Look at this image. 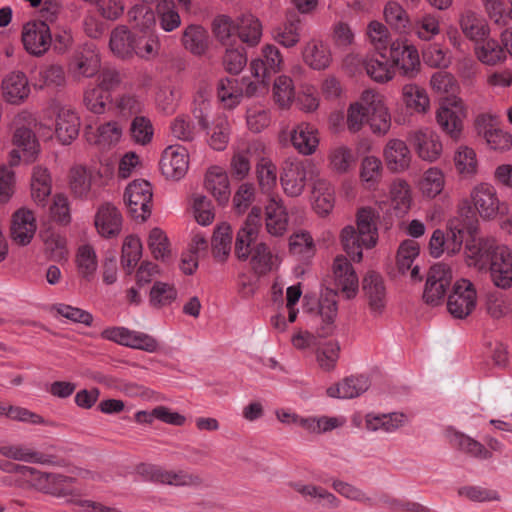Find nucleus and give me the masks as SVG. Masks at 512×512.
I'll list each match as a JSON object with an SVG mask.
<instances>
[{
    "label": "nucleus",
    "instance_id": "nucleus-62",
    "mask_svg": "<svg viewBox=\"0 0 512 512\" xmlns=\"http://www.w3.org/2000/svg\"><path fill=\"white\" fill-rule=\"evenodd\" d=\"M148 247L157 260L165 261L170 255L169 240L160 228H153L148 237Z\"/></svg>",
    "mask_w": 512,
    "mask_h": 512
},
{
    "label": "nucleus",
    "instance_id": "nucleus-12",
    "mask_svg": "<svg viewBox=\"0 0 512 512\" xmlns=\"http://www.w3.org/2000/svg\"><path fill=\"white\" fill-rule=\"evenodd\" d=\"M258 85L247 78L238 81L235 78L222 79L218 84V97L224 106L232 108L237 105L242 96H253L260 92Z\"/></svg>",
    "mask_w": 512,
    "mask_h": 512
},
{
    "label": "nucleus",
    "instance_id": "nucleus-59",
    "mask_svg": "<svg viewBox=\"0 0 512 512\" xmlns=\"http://www.w3.org/2000/svg\"><path fill=\"white\" fill-rule=\"evenodd\" d=\"M177 297V290L171 284L157 281L150 290V304L160 308L171 304Z\"/></svg>",
    "mask_w": 512,
    "mask_h": 512
},
{
    "label": "nucleus",
    "instance_id": "nucleus-8",
    "mask_svg": "<svg viewBox=\"0 0 512 512\" xmlns=\"http://www.w3.org/2000/svg\"><path fill=\"white\" fill-rule=\"evenodd\" d=\"M282 64L283 57L276 46L266 44L262 47L260 57L252 60L250 64L251 72L256 79L254 82L261 91L266 90V79L269 75L278 72Z\"/></svg>",
    "mask_w": 512,
    "mask_h": 512
},
{
    "label": "nucleus",
    "instance_id": "nucleus-14",
    "mask_svg": "<svg viewBox=\"0 0 512 512\" xmlns=\"http://www.w3.org/2000/svg\"><path fill=\"white\" fill-rule=\"evenodd\" d=\"M160 170L166 179L178 181L188 171L189 160L186 148L170 145L162 153Z\"/></svg>",
    "mask_w": 512,
    "mask_h": 512
},
{
    "label": "nucleus",
    "instance_id": "nucleus-45",
    "mask_svg": "<svg viewBox=\"0 0 512 512\" xmlns=\"http://www.w3.org/2000/svg\"><path fill=\"white\" fill-rule=\"evenodd\" d=\"M475 52L478 59L488 65H495L505 58L504 49L493 39L476 42Z\"/></svg>",
    "mask_w": 512,
    "mask_h": 512
},
{
    "label": "nucleus",
    "instance_id": "nucleus-7",
    "mask_svg": "<svg viewBox=\"0 0 512 512\" xmlns=\"http://www.w3.org/2000/svg\"><path fill=\"white\" fill-rule=\"evenodd\" d=\"M452 282V270L445 263H436L430 267L423 292L427 304L438 305L445 297Z\"/></svg>",
    "mask_w": 512,
    "mask_h": 512
},
{
    "label": "nucleus",
    "instance_id": "nucleus-54",
    "mask_svg": "<svg viewBox=\"0 0 512 512\" xmlns=\"http://www.w3.org/2000/svg\"><path fill=\"white\" fill-rule=\"evenodd\" d=\"M76 262L81 276L90 280L97 269V257L93 247L90 245L81 246L77 252Z\"/></svg>",
    "mask_w": 512,
    "mask_h": 512
},
{
    "label": "nucleus",
    "instance_id": "nucleus-57",
    "mask_svg": "<svg viewBox=\"0 0 512 512\" xmlns=\"http://www.w3.org/2000/svg\"><path fill=\"white\" fill-rule=\"evenodd\" d=\"M276 166L266 159H262L256 167L258 184L263 193L270 194L277 183Z\"/></svg>",
    "mask_w": 512,
    "mask_h": 512
},
{
    "label": "nucleus",
    "instance_id": "nucleus-43",
    "mask_svg": "<svg viewBox=\"0 0 512 512\" xmlns=\"http://www.w3.org/2000/svg\"><path fill=\"white\" fill-rule=\"evenodd\" d=\"M357 103L361 104L362 107L369 108V111L379 118L384 127H390V115L377 92L371 89L364 90Z\"/></svg>",
    "mask_w": 512,
    "mask_h": 512
},
{
    "label": "nucleus",
    "instance_id": "nucleus-1",
    "mask_svg": "<svg viewBox=\"0 0 512 512\" xmlns=\"http://www.w3.org/2000/svg\"><path fill=\"white\" fill-rule=\"evenodd\" d=\"M380 214L372 207H361L356 213V227L348 225L341 231V242L345 252L353 261L360 262L363 248L371 249L378 242Z\"/></svg>",
    "mask_w": 512,
    "mask_h": 512
},
{
    "label": "nucleus",
    "instance_id": "nucleus-4",
    "mask_svg": "<svg viewBox=\"0 0 512 512\" xmlns=\"http://www.w3.org/2000/svg\"><path fill=\"white\" fill-rule=\"evenodd\" d=\"M477 293L473 283L467 279L458 280L448 296L447 309L457 319L469 316L476 307Z\"/></svg>",
    "mask_w": 512,
    "mask_h": 512
},
{
    "label": "nucleus",
    "instance_id": "nucleus-38",
    "mask_svg": "<svg viewBox=\"0 0 512 512\" xmlns=\"http://www.w3.org/2000/svg\"><path fill=\"white\" fill-rule=\"evenodd\" d=\"M346 124L348 128H361L368 125L369 128H382L383 123L379 118L369 111V108L362 107L359 103H352L347 110Z\"/></svg>",
    "mask_w": 512,
    "mask_h": 512
},
{
    "label": "nucleus",
    "instance_id": "nucleus-49",
    "mask_svg": "<svg viewBox=\"0 0 512 512\" xmlns=\"http://www.w3.org/2000/svg\"><path fill=\"white\" fill-rule=\"evenodd\" d=\"M316 132L317 130H291V143L299 153L311 155L319 144Z\"/></svg>",
    "mask_w": 512,
    "mask_h": 512
},
{
    "label": "nucleus",
    "instance_id": "nucleus-22",
    "mask_svg": "<svg viewBox=\"0 0 512 512\" xmlns=\"http://www.w3.org/2000/svg\"><path fill=\"white\" fill-rule=\"evenodd\" d=\"M413 142L418 156L427 162L437 161L443 151L440 136L434 130H417Z\"/></svg>",
    "mask_w": 512,
    "mask_h": 512
},
{
    "label": "nucleus",
    "instance_id": "nucleus-55",
    "mask_svg": "<svg viewBox=\"0 0 512 512\" xmlns=\"http://www.w3.org/2000/svg\"><path fill=\"white\" fill-rule=\"evenodd\" d=\"M160 27L167 32L173 31L181 24V19L172 1L162 0L157 5Z\"/></svg>",
    "mask_w": 512,
    "mask_h": 512
},
{
    "label": "nucleus",
    "instance_id": "nucleus-23",
    "mask_svg": "<svg viewBox=\"0 0 512 512\" xmlns=\"http://www.w3.org/2000/svg\"><path fill=\"white\" fill-rule=\"evenodd\" d=\"M36 219L31 210L21 208L12 216L11 237L17 244L28 245L36 232Z\"/></svg>",
    "mask_w": 512,
    "mask_h": 512
},
{
    "label": "nucleus",
    "instance_id": "nucleus-51",
    "mask_svg": "<svg viewBox=\"0 0 512 512\" xmlns=\"http://www.w3.org/2000/svg\"><path fill=\"white\" fill-rule=\"evenodd\" d=\"M249 256H251L250 265L255 274L265 275L271 270L272 254L265 243L260 242L253 249L251 248Z\"/></svg>",
    "mask_w": 512,
    "mask_h": 512
},
{
    "label": "nucleus",
    "instance_id": "nucleus-37",
    "mask_svg": "<svg viewBox=\"0 0 512 512\" xmlns=\"http://www.w3.org/2000/svg\"><path fill=\"white\" fill-rule=\"evenodd\" d=\"M381 59H368L364 61L366 73L377 82H387L391 80L395 73V68L390 62L387 52H379Z\"/></svg>",
    "mask_w": 512,
    "mask_h": 512
},
{
    "label": "nucleus",
    "instance_id": "nucleus-44",
    "mask_svg": "<svg viewBox=\"0 0 512 512\" xmlns=\"http://www.w3.org/2000/svg\"><path fill=\"white\" fill-rule=\"evenodd\" d=\"M141 256L142 243L140 239L134 235L127 236L122 246L121 264L128 274L132 272Z\"/></svg>",
    "mask_w": 512,
    "mask_h": 512
},
{
    "label": "nucleus",
    "instance_id": "nucleus-42",
    "mask_svg": "<svg viewBox=\"0 0 512 512\" xmlns=\"http://www.w3.org/2000/svg\"><path fill=\"white\" fill-rule=\"evenodd\" d=\"M182 43L191 53L201 55L208 47V34L201 26L190 25L183 33Z\"/></svg>",
    "mask_w": 512,
    "mask_h": 512
},
{
    "label": "nucleus",
    "instance_id": "nucleus-10",
    "mask_svg": "<svg viewBox=\"0 0 512 512\" xmlns=\"http://www.w3.org/2000/svg\"><path fill=\"white\" fill-rule=\"evenodd\" d=\"M388 58L394 68L407 77H414L420 68V58L417 49L402 40L391 42Z\"/></svg>",
    "mask_w": 512,
    "mask_h": 512
},
{
    "label": "nucleus",
    "instance_id": "nucleus-6",
    "mask_svg": "<svg viewBox=\"0 0 512 512\" xmlns=\"http://www.w3.org/2000/svg\"><path fill=\"white\" fill-rule=\"evenodd\" d=\"M337 312V293L333 290H327L319 299L317 311L312 312L311 321L316 336L325 338L334 333Z\"/></svg>",
    "mask_w": 512,
    "mask_h": 512
},
{
    "label": "nucleus",
    "instance_id": "nucleus-19",
    "mask_svg": "<svg viewBox=\"0 0 512 512\" xmlns=\"http://www.w3.org/2000/svg\"><path fill=\"white\" fill-rule=\"evenodd\" d=\"M116 108L121 117L132 118L130 128H153V123L145 112L142 101L131 94H124L116 100Z\"/></svg>",
    "mask_w": 512,
    "mask_h": 512
},
{
    "label": "nucleus",
    "instance_id": "nucleus-31",
    "mask_svg": "<svg viewBox=\"0 0 512 512\" xmlns=\"http://www.w3.org/2000/svg\"><path fill=\"white\" fill-rule=\"evenodd\" d=\"M0 454L6 458L16 461H24L28 463L39 464H52L54 457L36 450H33L25 445H3L0 446Z\"/></svg>",
    "mask_w": 512,
    "mask_h": 512
},
{
    "label": "nucleus",
    "instance_id": "nucleus-33",
    "mask_svg": "<svg viewBox=\"0 0 512 512\" xmlns=\"http://www.w3.org/2000/svg\"><path fill=\"white\" fill-rule=\"evenodd\" d=\"M206 189L215 197L220 205L228 202L230 197L229 179L221 168L212 167L205 177Z\"/></svg>",
    "mask_w": 512,
    "mask_h": 512
},
{
    "label": "nucleus",
    "instance_id": "nucleus-64",
    "mask_svg": "<svg viewBox=\"0 0 512 512\" xmlns=\"http://www.w3.org/2000/svg\"><path fill=\"white\" fill-rule=\"evenodd\" d=\"M431 87L439 94H446L447 96H455L458 91V83L452 74L446 71H438L431 77Z\"/></svg>",
    "mask_w": 512,
    "mask_h": 512
},
{
    "label": "nucleus",
    "instance_id": "nucleus-63",
    "mask_svg": "<svg viewBox=\"0 0 512 512\" xmlns=\"http://www.w3.org/2000/svg\"><path fill=\"white\" fill-rule=\"evenodd\" d=\"M403 98L406 105L419 112H423L429 106V98L424 89L414 84L403 87Z\"/></svg>",
    "mask_w": 512,
    "mask_h": 512
},
{
    "label": "nucleus",
    "instance_id": "nucleus-29",
    "mask_svg": "<svg viewBox=\"0 0 512 512\" xmlns=\"http://www.w3.org/2000/svg\"><path fill=\"white\" fill-rule=\"evenodd\" d=\"M301 20L295 13L289 14L282 24L272 30V38L285 48H292L301 38Z\"/></svg>",
    "mask_w": 512,
    "mask_h": 512
},
{
    "label": "nucleus",
    "instance_id": "nucleus-52",
    "mask_svg": "<svg viewBox=\"0 0 512 512\" xmlns=\"http://www.w3.org/2000/svg\"><path fill=\"white\" fill-rule=\"evenodd\" d=\"M225 48L223 65L229 73L238 74L247 63L245 49L240 42L233 44V46H225Z\"/></svg>",
    "mask_w": 512,
    "mask_h": 512
},
{
    "label": "nucleus",
    "instance_id": "nucleus-15",
    "mask_svg": "<svg viewBox=\"0 0 512 512\" xmlns=\"http://www.w3.org/2000/svg\"><path fill=\"white\" fill-rule=\"evenodd\" d=\"M25 49L35 56L43 55L51 46L50 29L44 22L27 23L22 32Z\"/></svg>",
    "mask_w": 512,
    "mask_h": 512
},
{
    "label": "nucleus",
    "instance_id": "nucleus-26",
    "mask_svg": "<svg viewBox=\"0 0 512 512\" xmlns=\"http://www.w3.org/2000/svg\"><path fill=\"white\" fill-rule=\"evenodd\" d=\"M478 226L479 220L476 211H474L470 202L465 200L459 206L458 215L449 220L447 228L463 236L467 234L469 238H472L477 234Z\"/></svg>",
    "mask_w": 512,
    "mask_h": 512
},
{
    "label": "nucleus",
    "instance_id": "nucleus-25",
    "mask_svg": "<svg viewBox=\"0 0 512 512\" xmlns=\"http://www.w3.org/2000/svg\"><path fill=\"white\" fill-rule=\"evenodd\" d=\"M335 285L348 299L353 298L358 290V277L351 263L343 256L335 258L333 263Z\"/></svg>",
    "mask_w": 512,
    "mask_h": 512
},
{
    "label": "nucleus",
    "instance_id": "nucleus-36",
    "mask_svg": "<svg viewBox=\"0 0 512 512\" xmlns=\"http://www.w3.org/2000/svg\"><path fill=\"white\" fill-rule=\"evenodd\" d=\"M137 34L132 33L126 27L120 26L111 32L110 49L120 58H130L133 56V48Z\"/></svg>",
    "mask_w": 512,
    "mask_h": 512
},
{
    "label": "nucleus",
    "instance_id": "nucleus-56",
    "mask_svg": "<svg viewBox=\"0 0 512 512\" xmlns=\"http://www.w3.org/2000/svg\"><path fill=\"white\" fill-rule=\"evenodd\" d=\"M386 22L396 31L404 33L409 26V18L406 11L397 3L390 1L384 9Z\"/></svg>",
    "mask_w": 512,
    "mask_h": 512
},
{
    "label": "nucleus",
    "instance_id": "nucleus-18",
    "mask_svg": "<svg viewBox=\"0 0 512 512\" xmlns=\"http://www.w3.org/2000/svg\"><path fill=\"white\" fill-rule=\"evenodd\" d=\"M122 221V215L119 210L111 203L106 202L98 208L94 218V225L101 237L110 239L120 234Z\"/></svg>",
    "mask_w": 512,
    "mask_h": 512
},
{
    "label": "nucleus",
    "instance_id": "nucleus-13",
    "mask_svg": "<svg viewBox=\"0 0 512 512\" xmlns=\"http://www.w3.org/2000/svg\"><path fill=\"white\" fill-rule=\"evenodd\" d=\"M497 288L508 290L512 287V250L501 245L486 269Z\"/></svg>",
    "mask_w": 512,
    "mask_h": 512
},
{
    "label": "nucleus",
    "instance_id": "nucleus-39",
    "mask_svg": "<svg viewBox=\"0 0 512 512\" xmlns=\"http://www.w3.org/2000/svg\"><path fill=\"white\" fill-rule=\"evenodd\" d=\"M419 39L429 41L440 33V16L436 13H424L417 16L411 26Z\"/></svg>",
    "mask_w": 512,
    "mask_h": 512
},
{
    "label": "nucleus",
    "instance_id": "nucleus-9",
    "mask_svg": "<svg viewBox=\"0 0 512 512\" xmlns=\"http://www.w3.org/2000/svg\"><path fill=\"white\" fill-rule=\"evenodd\" d=\"M99 69L100 55L93 43H86L75 51L68 64V73L76 80L93 77Z\"/></svg>",
    "mask_w": 512,
    "mask_h": 512
},
{
    "label": "nucleus",
    "instance_id": "nucleus-30",
    "mask_svg": "<svg viewBox=\"0 0 512 512\" xmlns=\"http://www.w3.org/2000/svg\"><path fill=\"white\" fill-rule=\"evenodd\" d=\"M265 211L267 232L273 236H282L287 230L288 215L281 199L271 197Z\"/></svg>",
    "mask_w": 512,
    "mask_h": 512
},
{
    "label": "nucleus",
    "instance_id": "nucleus-40",
    "mask_svg": "<svg viewBox=\"0 0 512 512\" xmlns=\"http://www.w3.org/2000/svg\"><path fill=\"white\" fill-rule=\"evenodd\" d=\"M231 243V227L226 223H222L215 229L211 241L212 253L217 261H226L231 251Z\"/></svg>",
    "mask_w": 512,
    "mask_h": 512
},
{
    "label": "nucleus",
    "instance_id": "nucleus-60",
    "mask_svg": "<svg viewBox=\"0 0 512 512\" xmlns=\"http://www.w3.org/2000/svg\"><path fill=\"white\" fill-rule=\"evenodd\" d=\"M328 160L330 168L339 174L348 172L355 161L352 151L344 146L332 149L329 153Z\"/></svg>",
    "mask_w": 512,
    "mask_h": 512
},
{
    "label": "nucleus",
    "instance_id": "nucleus-48",
    "mask_svg": "<svg viewBox=\"0 0 512 512\" xmlns=\"http://www.w3.org/2000/svg\"><path fill=\"white\" fill-rule=\"evenodd\" d=\"M213 32L215 37L223 46H233L238 41L236 23L225 15L218 16L213 22Z\"/></svg>",
    "mask_w": 512,
    "mask_h": 512
},
{
    "label": "nucleus",
    "instance_id": "nucleus-28",
    "mask_svg": "<svg viewBox=\"0 0 512 512\" xmlns=\"http://www.w3.org/2000/svg\"><path fill=\"white\" fill-rule=\"evenodd\" d=\"M302 58L314 70H324L332 61L330 48L323 41L309 40L303 47Z\"/></svg>",
    "mask_w": 512,
    "mask_h": 512
},
{
    "label": "nucleus",
    "instance_id": "nucleus-24",
    "mask_svg": "<svg viewBox=\"0 0 512 512\" xmlns=\"http://www.w3.org/2000/svg\"><path fill=\"white\" fill-rule=\"evenodd\" d=\"M362 289L370 310L381 314L386 305V288L382 276L374 271L368 272L363 278Z\"/></svg>",
    "mask_w": 512,
    "mask_h": 512
},
{
    "label": "nucleus",
    "instance_id": "nucleus-46",
    "mask_svg": "<svg viewBox=\"0 0 512 512\" xmlns=\"http://www.w3.org/2000/svg\"><path fill=\"white\" fill-rule=\"evenodd\" d=\"M134 41L133 55L145 60L153 59L158 55L160 43L156 35L143 32L137 34Z\"/></svg>",
    "mask_w": 512,
    "mask_h": 512
},
{
    "label": "nucleus",
    "instance_id": "nucleus-20",
    "mask_svg": "<svg viewBox=\"0 0 512 512\" xmlns=\"http://www.w3.org/2000/svg\"><path fill=\"white\" fill-rule=\"evenodd\" d=\"M13 141L18 149H13L9 153L8 164L10 167L19 165L21 160L20 151L26 163L35 161L39 153V143L36 140L33 130H16Z\"/></svg>",
    "mask_w": 512,
    "mask_h": 512
},
{
    "label": "nucleus",
    "instance_id": "nucleus-41",
    "mask_svg": "<svg viewBox=\"0 0 512 512\" xmlns=\"http://www.w3.org/2000/svg\"><path fill=\"white\" fill-rule=\"evenodd\" d=\"M92 172L84 166L72 167L69 173V186L74 197L87 199L91 189Z\"/></svg>",
    "mask_w": 512,
    "mask_h": 512
},
{
    "label": "nucleus",
    "instance_id": "nucleus-35",
    "mask_svg": "<svg viewBox=\"0 0 512 512\" xmlns=\"http://www.w3.org/2000/svg\"><path fill=\"white\" fill-rule=\"evenodd\" d=\"M460 27L463 34L472 41L484 40L489 34L486 21L473 11H465L460 17Z\"/></svg>",
    "mask_w": 512,
    "mask_h": 512
},
{
    "label": "nucleus",
    "instance_id": "nucleus-53",
    "mask_svg": "<svg viewBox=\"0 0 512 512\" xmlns=\"http://www.w3.org/2000/svg\"><path fill=\"white\" fill-rule=\"evenodd\" d=\"M444 184L443 172L436 167H432L425 172L420 182V189L425 196L434 198L442 192Z\"/></svg>",
    "mask_w": 512,
    "mask_h": 512
},
{
    "label": "nucleus",
    "instance_id": "nucleus-3",
    "mask_svg": "<svg viewBox=\"0 0 512 512\" xmlns=\"http://www.w3.org/2000/svg\"><path fill=\"white\" fill-rule=\"evenodd\" d=\"M501 245L494 237H477L475 235L466 239L464 246L466 264L479 271L487 269Z\"/></svg>",
    "mask_w": 512,
    "mask_h": 512
},
{
    "label": "nucleus",
    "instance_id": "nucleus-34",
    "mask_svg": "<svg viewBox=\"0 0 512 512\" xmlns=\"http://www.w3.org/2000/svg\"><path fill=\"white\" fill-rule=\"evenodd\" d=\"M449 442L452 447L466 453L471 457L478 459H490L492 453L477 440L465 435L461 432L452 431L448 434Z\"/></svg>",
    "mask_w": 512,
    "mask_h": 512
},
{
    "label": "nucleus",
    "instance_id": "nucleus-32",
    "mask_svg": "<svg viewBox=\"0 0 512 512\" xmlns=\"http://www.w3.org/2000/svg\"><path fill=\"white\" fill-rule=\"evenodd\" d=\"M236 30L238 41L248 46H256L262 36V24L252 14H244L237 18Z\"/></svg>",
    "mask_w": 512,
    "mask_h": 512
},
{
    "label": "nucleus",
    "instance_id": "nucleus-27",
    "mask_svg": "<svg viewBox=\"0 0 512 512\" xmlns=\"http://www.w3.org/2000/svg\"><path fill=\"white\" fill-rule=\"evenodd\" d=\"M4 99L11 104L23 102L30 94V86L26 75L22 72H12L2 81Z\"/></svg>",
    "mask_w": 512,
    "mask_h": 512
},
{
    "label": "nucleus",
    "instance_id": "nucleus-21",
    "mask_svg": "<svg viewBox=\"0 0 512 512\" xmlns=\"http://www.w3.org/2000/svg\"><path fill=\"white\" fill-rule=\"evenodd\" d=\"M383 157L387 168L394 173H402L409 169L412 153L403 140L391 139L385 145Z\"/></svg>",
    "mask_w": 512,
    "mask_h": 512
},
{
    "label": "nucleus",
    "instance_id": "nucleus-61",
    "mask_svg": "<svg viewBox=\"0 0 512 512\" xmlns=\"http://www.w3.org/2000/svg\"><path fill=\"white\" fill-rule=\"evenodd\" d=\"M294 86L292 79L288 76H279L276 78L273 86V97L275 102L281 107H288L294 99Z\"/></svg>",
    "mask_w": 512,
    "mask_h": 512
},
{
    "label": "nucleus",
    "instance_id": "nucleus-5",
    "mask_svg": "<svg viewBox=\"0 0 512 512\" xmlns=\"http://www.w3.org/2000/svg\"><path fill=\"white\" fill-rule=\"evenodd\" d=\"M312 167L309 160L287 158L282 164L280 182L286 195L298 197L304 191L308 169Z\"/></svg>",
    "mask_w": 512,
    "mask_h": 512
},
{
    "label": "nucleus",
    "instance_id": "nucleus-2",
    "mask_svg": "<svg viewBox=\"0 0 512 512\" xmlns=\"http://www.w3.org/2000/svg\"><path fill=\"white\" fill-rule=\"evenodd\" d=\"M152 197V187L148 181L139 179L131 182L124 193L130 215L136 220L145 221L151 214Z\"/></svg>",
    "mask_w": 512,
    "mask_h": 512
},
{
    "label": "nucleus",
    "instance_id": "nucleus-17",
    "mask_svg": "<svg viewBox=\"0 0 512 512\" xmlns=\"http://www.w3.org/2000/svg\"><path fill=\"white\" fill-rule=\"evenodd\" d=\"M467 117V108L463 100L457 96H446L437 111V122L442 128H462Z\"/></svg>",
    "mask_w": 512,
    "mask_h": 512
},
{
    "label": "nucleus",
    "instance_id": "nucleus-11",
    "mask_svg": "<svg viewBox=\"0 0 512 512\" xmlns=\"http://www.w3.org/2000/svg\"><path fill=\"white\" fill-rule=\"evenodd\" d=\"M260 227L261 209L253 207L236 235L235 254L239 260L245 261L249 258L251 244L256 241Z\"/></svg>",
    "mask_w": 512,
    "mask_h": 512
},
{
    "label": "nucleus",
    "instance_id": "nucleus-58",
    "mask_svg": "<svg viewBox=\"0 0 512 512\" xmlns=\"http://www.w3.org/2000/svg\"><path fill=\"white\" fill-rule=\"evenodd\" d=\"M181 124L174 128H208L210 125V103L202 100L198 107L193 110V116L183 117L179 120Z\"/></svg>",
    "mask_w": 512,
    "mask_h": 512
},
{
    "label": "nucleus",
    "instance_id": "nucleus-50",
    "mask_svg": "<svg viewBox=\"0 0 512 512\" xmlns=\"http://www.w3.org/2000/svg\"><path fill=\"white\" fill-rule=\"evenodd\" d=\"M76 479L59 473H52L49 491L55 497L79 496L80 491L75 487Z\"/></svg>",
    "mask_w": 512,
    "mask_h": 512
},
{
    "label": "nucleus",
    "instance_id": "nucleus-47",
    "mask_svg": "<svg viewBox=\"0 0 512 512\" xmlns=\"http://www.w3.org/2000/svg\"><path fill=\"white\" fill-rule=\"evenodd\" d=\"M457 172L463 177H470L477 172V158L475 151L467 146H460L454 156Z\"/></svg>",
    "mask_w": 512,
    "mask_h": 512
},
{
    "label": "nucleus",
    "instance_id": "nucleus-16",
    "mask_svg": "<svg viewBox=\"0 0 512 512\" xmlns=\"http://www.w3.org/2000/svg\"><path fill=\"white\" fill-rule=\"evenodd\" d=\"M472 208L477 216L483 219H493L499 211V199L495 188L487 183H481L474 187L470 194Z\"/></svg>",
    "mask_w": 512,
    "mask_h": 512
}]
</instances>
